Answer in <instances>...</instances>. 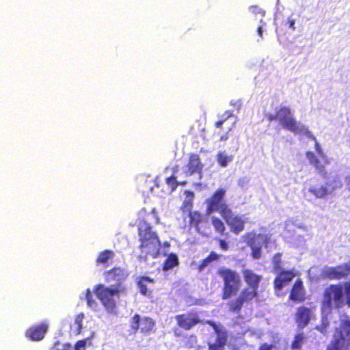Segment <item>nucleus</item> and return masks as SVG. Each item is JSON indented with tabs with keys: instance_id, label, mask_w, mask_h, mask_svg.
Masks as SVG:
<instances>
[{
	"instance_id": "1",
	"label": "nucleus",
	"mask_w": 350,
	"mask_h": 350,
	"mask_svg": "<svg viewBox=\"0 0 350 350\" xmlns=\"http://www.w3.org/2000/svg\"><path fill=\"white\" fill-rule=\"evenodd\" d=\"M242 274L247 286L240 291L237 297L228 303L229 311L234 314H239L245 304L258 297V288L262 278L261 275L250 269H243Z\"/></svg>"
},
{
	"instance_id": "2",
	"label": "nucleus",
	"mask_w": 350,
	"mask_h": 350,
	"mask_svg": "<svg viewBox=\"0 0 350 350\" xmlns=\"http://www.w3.org/2000/svg\"><path fill=\"white\" fill-rule=\"evenodd\" d=\"M350 308V282L332 284L323 293L322 308L330 312L343 306Z\"/></svg>"
},
{
	"instance_id": "3",
	"label": "nucleus",
	"mask_w": 350,
	"mask_h": 350,
	"mask_svg": "<svg viewBox=\"0 0 350 350\" xmlns=\"http://www.w3.org/2000/svg\"><path fill=\"white\" fill-rule=\"evenodd\" d=\"M137 232L141 252L157 258L159 255L161 244L157 234L152 230V226L146 221H141L138 224Z\"/></svg>"
},
{
	"instance_id": "4",
	"label": "nucleus",
	"mask_w": 350,
	"mask_h": 350,
	"mask_svg": "<svg viewBox=\"0 0 350 350\" xmlns=\"http://www.w3.org/2000/svg\"><path fill=\"white\" fill-rule=\"evenodd\" d=\"M217 274L222 279V299H228L236 295L241 286V278L239 273L232 269L221 267L217 270Z\"/></svg>"
},
{
	"instance_id": "5",
	"label": "nucleus",
	"mask_w": 350,
	"mask_h": 350,
	"mask_svg": "<svg viewBox=\"0 0 350 350\" xmlns=\"http://www.w3.org/2000/svg\"><path fill=\"white\" fill-rule=\"evenodd\" d=\"M265 117L269 122L278 120L282 129L289 131L295 134L300 126L289 107L280 106L275 109V113H266Z\"/></svg>"
},
{
	"instance_id": "6",
	"label": "nucleus",
	"mask_w": 350,
	"mask_h": 350,
	"mask_svg": "<svg viewBox=\"0 0 350 350\" xmlns=\"http://www.w3.org/2000/svg\"><path fill=\"white\" fill-rule=\"evenodd\" d=\"M350 349V320L341 321L338 327L335 329L333 338L326 347V350Z\"/></svg>"
},
{
	"instance_id": "7",
	"label": "nucleus",
	"mask_w": 350,
	"mask_h": 350,
	"mask_svg": "<svg viewBox=\"0 0 350 350\" xmlns=\"http://www.w3.org/2000/svg\"><path fill=\"white\" fill-rule=\"evenodd\" d=\"M94 291L105 309L109 312H113L116 306V298L119 297L120 289L99 284L94 286Z\"/></svg>"
},
{
	"instance_id": "8",
	"label": "nucleus",
	"mask_w": 350,
	"mask_h": 350,
	"mask_svg": "<svg viewBox=\"0 0 350 350\" xmlns=\"http://www.w3.org/2000/svg\"><path fill=\"white\" fill-rule=\"evenodd\" d=\"M226 190L223 188L217 189L210 198L205 200L206 205V211L211 214L215 212L219 213L222 217L228 212H230L231 208L225 202Z\"/></svg>"
},
{
	"instance_id": "9",
	"label": "nucleus",
	"mask_w": 350,
	"mask_h": 350,
	"mask_svg": "<svg viewBox=\"0 0 350 350\" xmlns=\"http://www.w3.org/2000/svg\"><path fill=\"white\" fill-rule=\"evenodd\" d=\"M247 246L251 248V256L254 259H260L262 257V245L267 247L270 242V236L262 233L256 234L250 232L243 236Z\"/></svg>"
},
{
	"instance_id": "10",
	"label": "nucleus",
	"mask_w": 350,
	"mask_h": 350,
	"mask_svg": "<svg viewBox=\"0 0 350 350\" xmlns=\"http://www.w3.org/2000/svg\"><path fill=\"white\" fill-rule=\"evenodd\" d=\"M130 332L135 334L138 332L147 336L155 330V321L149 317H141L139 314H135L129 321Z\"/></svg>"
},
{
	"instance_id": "11",
	"label": "nucleus",
	"mask_w": 350,
	"mask_h": 350,
	"mask_svg": "<svg viewBox=\"0 0 350 350\" xmlns=\"http://www.w3.org/2000/svg\"><path fill=\"white\" fill-rule=\"evenodd\" d=\"M342 186V181L339 178H334L325 184L317 181L310 185L308 191L316 198H325Z\"/></svg>"
},
{
	"instance_id": "12",
	"label": "nucleus",
	"mask_w": 350,
	"mask_h": 350,
	"mask_svg": "<svg viewBox=\"0 0 350 350\" xmlns=\"http://www.w3.org/2000/svg\"><path fill=\"white\" fill-rule=\"evenodd\" d=\"M350 275V260L334 267H325L321 272L323 278L330 280H340Z\"/></svg>"
},
{
	"instance_id": "13",
	"label": "nucleus",
	"mask_w": 350,
	"mask_h": 350,
	"mask_svg": "<svg viewBox=\"0 0 350 350\" xmlns=\"http://www.w3.org/2000/svg\"><path fill=\"white\" fill-rule=\"evenodd\" d=\"M177 325L184 330H190L198 324H206L200 319L199 314L193 311L178 314L175 317Z\"/></svg>"
},
{
	"instance_id": "14",
	"label": "nucleus",
	"mask_w": 350,
	"mask_h": 350,
	"mask_svg": "<svg viewBox=\"0 0 350 350\" xmlns=\"http://www.w3.org/2000/svg\"><path fill=\"white\" fill-rule=\"evenodd\" d=\"M228 226L230 227V231L234 234H239L245 228V221L239 215H234L232 208L230 212L221 217Z\"/></svg>"
},
{
	"instance_id": "15",
	"label": "nucleus",
	"mask_w": 350,
	"mask_h": 350,
	"mask_svg": "<svg viewBox=\"0 0 350 350\" xmlns=\"http://www.w3.org/2000/svg\"><path fill=\"white\" fill-rule=\"evenodd\" d=\"M105 280L107 282H114V288L120 289L122 282L128 277L126 271L120 267H114L104 273Z\"/></svg>"
},
{
	"instance_id": "16",
	"label": "nucleus",
	"mask_w": 350,
	"mask_h": 350,
	"mask_svg": "<svg viewBox=\"0 0 350 350\" xmlns=\"http://www.w3.org/2000/svg\"><path fill=\"white\" fill-rule=\"evenodd\" d=\"M312 318V310L311 308L304 306L298 307L294 316L295 322L299 329L307 327Z\"/></svg>"
},
{
	"instance_id": "17",
	"label": "nucleus",
	"mask_w": 350,
	"mask_h": 350,
	"mask_svg": "<svg viewBox=\"0 0 350 350\" xmlns=\"http://www.w3.org/2000/svg\"><path fill=\"white\" fill-rule=\"evenodd\" d=\"M306 299V292L304 283L301 279L298 278L291 288L288 299L294 303L301 304L304 302Z\"/></svg>"
},
{
	"instance_id": "18",
	"label": "nucleus",
	"mask_w": 350,
	"mask_h": 350,
	"mask_svg": "<svg viewBox=\"0 0 350 350\" xmlns=\"http://www.w3.org/2000/svg\"><path fill=\"white\" fill-rule=\"evenodd\" d=\"M206 323L212 327L217 334L215 342H209L208 344V350H224L228 340L227 333L226 332H221L216 323L213 321L207 320Z\"/></svg>"
},
{
	"instance_id": "19",
	"label": "nucleus",
	"mask_w": 350,
	"mask_h": 350,
	"mask_svg": "<svg viewBox=\"0 0 350 350\" xmlns=\"http://www.w3.org/2000/svg\"><path fill=\"white\" fill-rule=\"evenodd\" d=\"M295 275V272L291 269H282L278 271L273 280L274 288L278 291L281 290L284 286L291 282Z\"/></svg>"
},
{
	"instance_id": "20",
	"label": "nucleus",
	"mask_w": 350,
	"mask_h": 350,
	"mask_svg": "<svg viewBox=\"0 0 350 350\" xmlns=\"http://www.w3.org/2000/svg\"><path fill=\"white\" fill-rule=\"evenodd\" d=\"M186 167V174L187 176H191L193 174H201L202 172L203 164L200 161V156L196 153L190 154Z\"/></svg>"
},
{
	"instance_id": "21",
	"label": "nucleus",
	"mask_w": 350,
	"mask_h": 350,
	"mask_svg": "<svg viewBox=\"0 0 350 350\" xmlns=\"http://www.w3.org/2000/svg\"><path fill=\"white\" fill-rule=\"evenodd\" d=\"M48 330V325L46 323H41L38 325L29 327L26 331V336L33 341L41 340Z\"/></svg>"
},
{
	"instance_id": "22",
	"label": "nucleus",
	"mask_w": 350,
	"mask_h": 350,
	"mask_svg": "<svg viewBox=\"0 0 350 350\" xmlns=\"http://www.w3.org/2000/svg\"><path fill=\"white\" fill-rule=\"evenodd\" d=\"M189 226L195 228L196 231L202 233L203 232L201 231V224L206 221L204 216L199 211H190L189 213Z\"/></svg>"
},
{
	"instance_id": "23",
	"label": "nucleus",
	"mask_w": 350,
	"mask_h": 350,
	"mask_svg": "<svg viewBox=\"0 0 350 350\" xmlns=\"http://www.w3.org/2000/svg\"><path fill=\"white\" fill-rule=\"evenodd\" d=\"M115 256L114 252L111 250H105L100 252L96 259V265H103L105 267L109 265V260H111Z\"/></svg>"
},
{
	"instance_id": "24",
	"label": "nucleus",
	"mask_w": 350,
	"mask_h": 350,
	"mask_svg": "<svg viewBox=\"0 0 350 350\" xmlns=\"http://www.w3.org/2000/svg\"><path fill=\"white\" fill-rule=\"evenodd\" d=\"M307 336L304 332L297 333L291 342L292 350H301L303 345L306 342Z\"/></svg>"
},
{
	"instance_id": "25",
	"label": "nucleus",
	"mask_w": 350,
	"mask_h": 350,
	"mask_svg": "<svg viewBox=\"0 0 350 350\" xmlns=\"http://www.w3.org/2000/svg\"><path fill=\"white\" fill-rule=\"evenodd\" d=\"M220 255L215 252H211L205 258L202 260L198 266V271H202L206 267H208L213 261L218 260Z\"/></svg>"
},
{
	"instance_id": "26",
	"label": "nucleus",
	"mask_w": 350,
	"mask_h": 350,
	"mask_svg": "<svg viewBox=\"0 0 350 350\" xmlns=\"http://www.w3.org/2000/svg\"><path fill=\"white\" fill-rule=\"evenodd\" d=\"M185 194L186 196V199L183 201L180 209L183 212H189V213L193 207L194 193L190 190H186L185 191Z\"/></svg>"
},
{
	"instance_id": "27",
	"label": "nucleus",
	"mask_w": 350,
	"mask_h": 350,
	"mask_svg": "<svg viewBox=\"0 0 350 350\" xmlns=\"http://www.w3.org/2000/svg\"><path fill=\"white\" fill-rule=\"evenodd\" d=\"M179 265V260L178 256L174 253H171L168 255L167 258L165 260L162 269L163 271H168L173 269L174 267Z\"/></svg>"
},
{
	"instance_id": "28",
	"label": "nucleus",
	"mask_w": 350,
	"mask_h": 350,
	"mask_svg": "<svg viewBox=\"0 0 350 350\" xmlns=\"http://www.w3.org/2000/svg\"><path fill=\"white\" fill-rule=\"evenodd\" d=\"M211 224L213 225L215 231L220 234L224 235L226 230L224 222L218 217L213 216L211 217Z\"/></svg>"
},
{
	"instance_id": "29",
	"label": "nucleus",
	"mask_w": 350,
	"mask_h": 350,
	"mask_svg": "<svg viewBox=\"0 0 350 350\" xmlns=\"http://www.w3.org/2000/svg\"><path fill=\"white\" fill-rule=\"evenodd\" d=\"M84 319L83 313L78 314L75 319L72 325L70 327V332L75 335H79L82 329V321Z\"/></svg>"
},
{
	"instance_id": "30",
	"label": "nucleus",
	"mask_w": 350,
	"mask_h": 350,
	"mask_svg": "<svg viewBox=\"0 0 350 350\" xmlns=\"http://www.w3.org/2000/svg\"><path fill=\"white\" fill-rule=\"evenodd\" d=\"M306 154L307 159H308L311 165H312L319 172L324 171V165L321 163L320 160L317 158V157L314 154V152L311 151H308Z\"/></svg>"
},
{
	"instance_id": "31",
	"label": "nucleus",
	"mask_w": 350,
	"mask_h": 350,
	"mask_svg": "<svg viewBox=\"0 0 350 350\" xmlns=\"http://www.w3.org/2000/svg\"><path fill=\"white\" fill-rule=\"evenodd\" d=\"M154 279L150 278L148 276L139 277V280L137 281V286L139 287L140 293L143 295H146L148 294L146 283H154Z\"/></svg>"
},
{
	"instance_id": "32",
	"label": "nucleus",
	"mask_w": 350,
	"mask_h": 350,
	"mask_svg": "<svg viewBox=\"0 0 350 350\" xmlns=\"http://www.w3.org/2000/svg\"><path fill=\"white\" fill-rule=\"evenodd\" d=\"M272 265L274 272H278L282 269V254L276 253L272 257Z\"/></svg>"
},
{
	"instance_id": "33",
	"label": "nucleus",
	"mask_w": 350,
	"mask_h": 350,
	"mask_svg": "<svg viewBox=\"0 0 350 350\" xmlns=\"http://www.w3.org/2000/svg\"><path fill=\"white\" fill-rule=\"evenodd\" d=\"M232 111L230 110H227L224 111V113L221 116V118L215 122V127L216 129H221L223 124L230 118L232 116Z\"/></svg>"
},
{
	"instance_id": "34",
	"label": "nucleus",
	"mask_w": 350,
	"mask_h": 350,
	"mask_svg": "<svg viewBox=\"0 0 350 350\" xmlns=\"http://www.w3.org/2000/svg\"><path fill=\"white\" fill-rule=\"evenodd\" d=\"M295 134H304L306 135L308 138L311 139L312 140L317 142L316 137L312 135V133L308 130L307 127H306L303 124H300V126L298 128V130L296 131Z\"/></svg>"
},
{
	"instance_id": "35",
	"label": "nucleus",
	"mask_w": 350,
	"mask_h": 350,
	"mask_svg": "<svg viewBox=\"0 0 350 350\" xmlns=\"http://www.w3.org/2000/svg\"><path fill=\"white\" fill-rule=\"evenodd\" d=\"M217 159L219 164L221 167L227 166L228 163L232 161V157H229L224 154L223 152H219L217 155Z\"/></svg>"
},
{
	"instance_id": "36",
	"label": "nucleus",
	"mask_w": 350,
	"mask_h": 350,
	"mask_svg": "<svg viewBox=\"0 0 350 350\" xmlns=\"http://www.w3.org/2000/svg\"><path fill=\"white\" fill-rule=\"evenodd\" d=\"M165 183L170 188L171 191H175L179 185V182L177 181L176 177L174 175L166 178Z\"/></svg>"
},
{
	"instance_id": "37",
	"label": "nucleus",
	"mask_w": 350,
	"mask_h": 350,
	"mask_svg": "<svg viewBox=\"0 0 350 350\" xmlns=\"http://www.w3.org/2000/svg\"><path fill=\"white\" fill-rule=\"evenodd\" d=\"M329 325V322L327 317H323L321 319V323L316 326L315 329L320 332L324 334L327 332V329Z\"/></svg>"
},
{
	"instance_id": "38",
	"label": "nucleus",
	"mask_w": 350,
	"mask_h": 350,
	"mask_svg": "<svg viewBox=\"0 0 350 350\" xmlns=\"http://www.w3.org/2000/svg\"><path fill=\"white\" fill-rule=\"evenodd\" d=\"M85 299L87 301V304L89 306L92 307L93 306L95 305V301L93 299V296L92 295V292L88 288L86 291H85Z\"/></svg>"
},
{
	"instance_id": "39",
	"label": "nucleus",
	"mask_w": 350,
	"mask_h": 350,
	"mask_svg": "<svg viewBox=\"0 0 350 350\" xmlns=\"http://www.w3.org/2000/svg\"><path fill=\"white\" fill-rule=\"evenodd\" d=\"M88 340V339L78 340L75 345V350H85V346Z\"/></svg>"
},
{
	"instance_id": "40",
	"label": "nucleus",
	"mask_w": 350,
	"mask_h": 350,
	"mask_svg": "<svg viewBox=\"0 0 350 350\" xmlns=\"http://www.w3.org/2000/svg\"><path fill=\"white\" fill-rule=\"evenodd\" d=\"M230 131H231V128H229L228 129V131L223 134H221L220 131H217V132H215L214 135L219 136V142H226L228 140V139L229 137L228 133Z\"/></svg>"
},
{
	"instance_id": "41",
	"label": "nucleus",
	"mask_w": 350,
	"mask_h": 350,
	"mask_svg": "<svg viewBox=\"0 0 350 350\" xmlns=\"http://www.w3.org/2000/svg\"><path fill=\"white\" fill-rule=\"evenodd\" d=\"M249 10L254 14H260L262 16L265 15V11H263L260 8H259L256 5H251L249 8Z\"/></svg>"
},
{
	"instance_id": "42",
	"label": "nucleus",
	"mask_w": 350,
	"mask_h": 350,
	"mask_svg": "<svg viewBox=\"0 0 350 350\" xmlns=\"http://www.w3.org/2000/svg\"><path fill=\"white\" fill-rule=\"evenodd\" d=\"M196 336L194 335H191L187 338V341L185 343V346L188 348H191L193 347V344L196 343Z\"/></svg>"
},
{
	"instance_id": "43",
	"label": "nucleus",
	"mask_w": 350,
	"mask_h": 350,
	"mask_svg": "<svg viewBox=\"0 0 350 350\" xmlns=\"http://www.w3.org/2000/svg\"><path fill=\"white\" fill-rule=\"evenodd\" d=\"M59 343H55L52 350H70L71 347L69 344H64L59 347Z\"/></svg>"
},
{
	"instance_id": "44",
	"label": "nucleus",
	"mask_w": 350,
	"mask_h": 350,
	"mask_svg": "<svg viewBox=\"0 0 350 350\" xmlns=\"http://www.w3.org/2000/svg\"><path fill=\"white\" fill-rule=\"evenodd\" d=\"M218 243H219V247L222 250H224V251L228 250L229 245H228V243L226 241H224V239H218Z\"/></svg>"
},
{
	"instance_id": "45",
	"label": "nucleus",
	"mask_w": 350,
	"mask_h": 350,
	"mask_svg": "<svg viewBox=\"0 0 350 350\" xmlns=\"http://www.w3.org/2000/svg\"><path fill=\"white\" fill-rule=\"evenodd\" d=\"M274 345L272 344L263 343L260 347L258 350H272Z\"/></svg>"
},
{
	"instance_id": "46",
	"label": "nucleus",
	"mask_w": 350,
	"mask_h": 350,
	"mask_svg": "<svg viewBox=\"0 0 350 350\" xmlns=\"http://www.w3.org/2000/svg\"><path fill=\"white\" fill-rule=\"evenodd\" d=\"M314 148H315V150L316 152L320 154V155H323V152L322 150V148H321V146L320 144L318 143V142H315V145H314Z\"/></svg>"
},
{
	"instance_id": "47",
	"label": "nucleus",
	"mask_w": 350,
	"mask_h": 350,
	"mask_svg": "<svg viewBox=\"0 0 350 350\" xmlns=\"http://www.w3.org/2000/svg\"><path fill=\"white\" fill-rule=\"evenodd\" d=\"M286 23L288 24L289 28L293 30L295 29V21L294 19H288Z\"/></svg>"
},
{
	"instance_id": "48",
	"label": "nucleus",
	"mask_w": 350,
	"mask_h": 350,
	"mask_svg": "<svg viewBox=\"0 0 350 350\" xmlns=\"http://www.w3.org/2000/svg\"><path fill=\"white\" fill-rule=\"evenodd\" d=\"M345 181H346L347 187L350 191V176H348L346 177Z\"/></svg>"
},
{
	"instance_id": "49",
	"label": "nucleus",
	"mask_w": 350,
	"mask_h": 350,
	"mask_svg": "<svg viewBox=\"0 0 350 350\" xmlns=\"http://www.w3.org/2000/svg\"><path fill=\"white\" fill-rule=\"evenodd\" d=\"M258 35L262 37V27H258Z\"/></svg>"
},
{
	"instance_id": "50",
	"label": "nucleus",
	"mask_w": 350,
	"mask_h": 350,
	"mask_svg": "<svg viewBox=\"0 0 350 350\" xmlns=\"http://www.w3.org/2000/svg\"><path fill=\"white\" fill-rule=\"evenodd\" d=\"M178 165L174 166L172 169V172L174 174L178 172Z\"/></svg>"
},
{
	"instance_id": "51",
	"label": "nucleus",
	"mask_w": 350,
	"mask_h": 350,
	"mask_svg": "<svg viewBox=\"0 0 350 350\" xmlns=\"http://www.w3.org/2000/svg\"><path fill=\"white\" fill-rule=\"evenodd\" d=\"M187 183L186 181L179 182V185H185Z\"/></svg>"
}]
</instances>
